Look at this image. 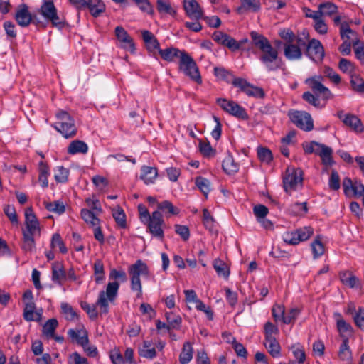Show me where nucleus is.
I'll return each instance as SVG.
<instances>
[{
    "instance_id": "nucleus-18",
    "label": "nucleus",
    "mask_w": 364,
    "mask_h": 364,
    "mask_svg": "<svg viewBox=\"0 0 364 364\" xmlns=\"http://www.w3.org/2000/svg\"><path fill=\"white\" fill-rule=\"evenodd\" d=\"M115 36L122 48L132 53H134L136 48L134 41L122 26L115 28Z\"/></svg>"
},
{
    "instance_id": "nucleus-23",
    "label": "nucleus",
    "mask_w": 364,
    "mask_h": 364,
    "mask_svg": "<svg viewBox=\"0 0 364 364\" xmlns=\"http://www.w3.org/2000/svg\"><path fill=\"white\" fill-rule=\"evenodd\" d=\"M284 53L287 59L289 60H299L302 57L301 48L294 44L286 43L284 45Z\"/></svg>"
},
{
    "instance_id": "nucleus-12",
    "label": "nucleus",
    "mask_w": 364,
    "mask_h": 364,
    "mask_svg": "<svg viewBox=\"0 0 364 364\" xmlns=\"http://www.w3.org/2000/svg\"><path fill=\"white\" fill-rule=\"evenodd\" d=\"M232 85L235 87H238L241 92H245L248 96L259 99H262L265 96L263 89L251 85L244 78L238 77L237 79H234Z\"/></svg>"
},
{
    "instance_id": "nucleus-41",
    "label": "nucleus",
    "mask_w": 364,
    "mask_h": 364,
    "mask_svg": "<svg viewBox=\"0 0 364 364\" xmlns=\"http://www.w3.org/2000/svg\"><path fill=\"white\" fill-rule=\"evenodd\" d=\"M60 308L61 313L66 320L74 321L77 319L78 316L76 311L69 304L63 302L61 303Z\"/></svg>"
},
{
    "instance_id": "nucleus-54",
    "label": "nucleus",
    "mask_w": 364,
    "mask_h": 364,
    "mask_svg": "<svg viewBox=\"0 0 364 364\" xmlns=\"http://www.w3.org/2000/svg\"><path fill=\"white\" fill-rule=\"evenodd\" d=\"M166 318L169 328L178 329L181 323V318L179 316L174 315L171 313H166Z\"/></svg>"
},
{
    "instance_id": "nucleus-25",
    "label": "nucleus",
    "mask_w": 364,
    "mask_h": 364,
    "mask_svg": "<svg viewBox=\"0 0 364 364\" xmlns=\"http://www.w3.org/2000/svg\"><path fill=\"white\" fill-rule=\"evenodd\" d=\"M89 150L87 144L80 140H74L68 147V153L71 155L77 154H86Z\"/></svg>"
},
{
    "instance_id": "nucleus-60",
    "label": "nucleus",
    "mask_w": 364,
    "mask_h": 364,
    "mask_svg": "<svg viewBox=\"0 0 364 364\" xmlns=\"http://www.w3.org/2000/svg\"><path fill=\"white\" fill-rule=\"evenodd\" d=\"M158 208L162 211H167L171 215H178L179 213V210L168 200H164L159 203Z\"/></svg>"
},
{
    "instance_id": "nucleus-64",
    "label": "nucleus",
    "mask_w": 364,
    "mask_h": 364,
    "mask_svg": "<svg viewBox=\"0 0 364 364\" xmlns=\"http://www.w3.org/2000/svg\"><path fill=\"white\" fill-rule=\"evenodd\" d=\"M353 46L354 47V52L355 58L360 61L361 63L364 64V46L363 44L359 45V40L356 38L353 41Z\"/></svg>"
},
{
    "instance_id": "nucleus-31",
    "label": "nucleus",
    "mask_w": 364,
    "mask_h": 364,
    "mask_svg": "<svg viewBox=\"0 0 364 364\" xmlns=\"http://www.w3.org/2000/svg\"><path fill=\"white\" fill-rule=\"evenodd\" d=\"M336 316L339 317L336 321V326L341 336L343 339L348 338L345 334L351 335L353 333V327L342 318L340 314H336Z\"/></svg>"
},
{
    "instance_id": "nucleus-63",
    "label": "nucleus",
    "mask_w": 364,
    "mask_h": 364,
    "mask_svg": "<svg viewBox=\"0 0 364 364\" xmlns=\"http://www.w3.org/2000/svg\"><path fill=\"white\" fill-rule=\"evenodd\" d=\"M203 222L206 229L209 230L210 231L213 230L215 220L210 215V213L206 208L203 209Z\"/></svg>"
},
{
    "instance_id": "nucleus-27",
    "label": "nucleus",
    "mask_w": 364,
    "mask_h": 364,
    "mask_svg": "<svg viewBox=\"0 0 364 364\" xmlns=\"http://www.w3.org/2000/svg\"><path fill=\"white\" fill-rule=\"evenodd\" d=\"M213 266L218 277L228 279L230 274V267L224 261L217 258L214 259Z\"/></svg>"
},
{
    "instance_id": "nucleus-4",
    "label": "nucleus",
    "mask_w": 364,
    "mask_h": 364,
    "mask_svg": "<svg viewBox=\"0 0 364 364\" xmlns=\"http://www.w3.org/2000/svg\"><path fill=\"white\" fill-rule=\"evenodd\" d=\"M58 121L53 127L65 138H72L77 134V127L73 118L65 111L56 113Z\"/></svg>"
},
{
    "instance_id": "nucleus-2",
    "label": "nucleus",
    "mask_w": 364,
    "mask_h": 364,
    "mask_svg": "<svg viewBox=\"0 0 364 364\" xmlns=\"http://www.w3.org/2000/svg\"><path fill=\"white\" fill-rule=\"evenodd\" d=\"M37 13L43 18L46 23H50L52 27L60 29L65 25V17L58 13L53 0H43Z\"/></svg>"
},
{
    "instance_id": "nucleus-6",
    "label": "nucleus",
    "mask_w": 364,
    "mask_h": 364,
    "mask_svg": "<svg viewBox=\"0 0 364 364\" xmlns=\"http://www.w3.org/2000/svg\"><path fill=\"white\" fill-rule=\"evenodd\" d=\"M119 284L117 282H109L107 285L106 291L100 292L99 298L97 301V306H99L100 311L104 314L108 312V301L113 302L118 294Z\"/></svg>"
},
{
    "instance_id": "nucleus-30",
    "label": "nucleus",
    "mask_w": 364,
    "mask_h": 364,
    "mask_svg": "<svg viewBox=\"0 0 364 364\" xmlns=\"http://www.w3.org/2000/svg\"><path fill=\"white\" fill-rule=\"evenodd\" d=\"M182 52L185 51L180 50L176 48L170 47L166 49H160L159 53L163 60L168 62H173L176 58H179Z\"/></svg>"
},
{
    "instance_id": "nucleus-38",
    "label": "nucleus",
    "mask_w": 364,
    "mask_h": 364,
    "mask_svg": "<svg viewBox=\"0 0 364 364\" xmlns=\"http://www.w3.org/2000/svg\"><path fill=\"white\" fill-rule=\"evenodd\" d=\"M320 146H321V153L320 154L319 156L322 160V163L326 166L333 165L334 161L332 158V149L323 144H321Z\"/></svg>"
},
{
    "instance_id": "nucleus-45",
    "label": "nucleus",
    "mask_w": 364,
    "mask_h": 364,
    "mask_svg": "<svg viewBox=\"0 0 364 364\" xmlns=\"http://www.w3.org/2000/svg\"><path fill=\"white\" fill-rule=\"evenodd\" d=\"M94 274L97 284H100L104 282L105 279L104 265L100 259L96 260L94 264Z\"/></svg>"
},
{
    "instance_id": "nucleus-35",
    "label": "nucleus",
    "mask_w": 364,
    "mask_h": 364,
    "mask_svg": "<svg viewBox=\"0 0 364 364\" xmlns=\"http://www.w3.org/2000/svg\"><path fill=\"white\" fill-rule=\"evenodd\" d=\"M39 176L38 180L41 183L43 188H46L48 186V177L50 175L49 168L48 165L43 161H41L38 164Z\"/></svg>"
},
{
    "instance_id": "nucleus-24",
    "label": "nucleus",
    "mask_w": 364,
    "mask_h": 364,
    "mask_svg": "<svg viewBox=\"0 0 364 364\" xmlns=\"http://www.w3.org/2000/svg\"><path fill=\"white\" fill-rule=\"evenodd\" d=\"M158 171L155 167L144 166L141 167L140 178L146 184L153 183L157 177Z\"/></svg>"
},
{
    "instance_id": "nucleus-39",
    "label": "nucleus",
    "mask_w": 364,
    "mask_h": 364,
    "mask_svg": "<svg viewBox=\"0 0 364 364\" xmlns=\"http://www.w3.org/2000/svg\"><path fill=\"white\" fill-rule=\"evenodd\" d=\"M223 169L224 171L230 175L238 171V164L235 161L232 156L228 155L223 161Z\"/></svg>"
},
{
    "instance_id": "nucleus-26",
    "label": "nucleus",
    "mask_w": 364,
    "mask_h": 364,
    "mask_svg": "<svg viewBox=\"0 0 364 364\" xmlns=\"http://www.w3.org/2000/svg\"><path fill=\"white\" fill-rule=\"evenodd\" d=\"M341 282L350 288H355L359 285V279L352 272L343 271L339 273Z\"/></svg>"
},
{
    "instance_id": "nucleus-34",
    "label": "nucleus",
    "mask_w": 364,
    "mask_h": 364,
    "mask_svg": "<svg viewBox=\"0 0 364 364\" xmlns=\"http://www.w3.org/2000/svg\"><path fill=\"white\" fill-rule=\"evenodd\" d=\"M348 338H344L339 348L338 355L343 361L350 360L352 358V352L348 345Z\"/></svg>"
},
{
    "instance_id": "nucleus-9",
    "label": "nucleus",
    "mask_w": 364,
    "mask_h": 364,
    "mask_svg": "<svg viewBox=\"0 0 364 364\" xmlns=\"http://www.w3.org/2000/svg\"><path fill=\"white\" fill-rule=\"evenodd\" d=\"M14 18L17 23L21 27H26L31 23L37 26H46L44 23L36 15L32 16L31 14L28 11V6L25 4H22L18 6Z\"/></svg>"
},
{
    "instance_id": "nucleus-32",
    "label": "nucleus",
    "mask_w": 364,
    "mask_h": 364,
    "mask_svg": "<svg viewBox=\"0 0 364 364\" xmlns=\"http://www.w3.org/2000/svg\"><path fill=\"white\" fill-rule=\"evenodd\" d=\"M68 334L73 341H75L82 346H85L88 343L87 334L83 331L70 329Z\"/></svg>"
},
{
    "instance_id": "nucleus-17",
    "label": "nucleus",
    "mask_w": 364,
    "mask_h": 364,
    "mask_svg": "<svg viewBox=\"0 0 364 364\" xmlns=\"http://www.w3.org/2000/svg\"><path fill=\"white\" fill-rule=\"evenodd\" d=\"M212 38L218 44L225 46L232 51L237 50L240 48V44L235 39L220 31H214Z\"/></svg>"
},
{
    "instance_id": "nucleus-56",
    "label": "nucleus",
    "mask_w": 364,
    "mask_h": 364,
    "mask_svg": "<svg viewBox=\"0 0 364 364\" xmlns=\"http://www.w3.org/2000/svg\"><path fill=\"white\" fill-rule=\"evenodd\" d=\"M4 213L13 225H17L18 224V216L14 205H6L4 207Z\"/></svg>"
},
{
    "instance_id": "nucleus-13",
    "label": "nucleus",
    "mask_w": 364,
    "mask_h": 364,
    "mask_svg": "<svg viewBox=\"0 0 364 364\" xmlns=\"http://www.w3.org/2000/svg\"><path fill=\"white\" fill-rule=\"evenodd\" d=\"M305 54L314 62L318 63L322 62L325 51L320 41L313 38L307 44Z\"/></svg>"
},
{
    "instance_id": "nucleus-51",
    "label": "nucleus",
    "mask_w": 364,
    "mask_h": 364,
    "mask_svg": "<svg viewBox=\"0 0 364 364\" xmlns=\"http://www.w3.org/2000/svg\"><path fill=\"white\" fill-rule=\"evenodd\" d=\"M241 6L240 9H244L245 10L257 12L260 10L261 5L259 0H240Z\"/></svg>"
},
{
    "instance_id": "nucleus-61",
    "label": "nucleus",
    "mask_w": 364,
    "mask_h": 364,
    "mask_svg": "<svg viewBox=\"0 0 364 364\" xmlns=\"http://www.w3.org/2000/svg\"><path fill=\"white\" fill-rule=\"evenodd\" d=\"M296 237L300 242L307 240L314 233L313 228L311 227H304L296 230Z\"/></svg>"
},
{
    "instance_id": "nucleus-59",
    "label": "nucleus",
    "mask_w": 364,
    "mask_h": 364,
    "mask_svg": "<svg viewBox=\"0 0 364 364\" xmlns=\"http://www.w3.org/2000/svg\"><path fill=\"white\" fill-rule=\"evenodd\" d=\"M257 156L262 162H264L266 164H269L273 159L271 151L264 147H259L257 149Z\"/></svg>"
},
{
    "instance_id": "nucleus-5",
    "label": "nucleus",
    "mask_w": 364,
    "mask_h": 364,
    "mask_svg": "<svg viewBox=\"0 0 364 364\" xmlns=\"http://www.w3.org/2000/svg\"><path fill=\"white\" fill-rule=\"evenodd\" d=\"M128 272L131 279V289L136 292L137 297H141L142 286L140 276H147L149 274L147 265L139 259L129 267Z\"/></svg>"
},
{
    "instance_id": "nucleus-62",
    "label": "nucleus",
    "mask_w": 364,
    "mask_h": 364,
    "mask_svg": "<svg viewBox=\"0 0 364 364\" xmlns=\"http://www.w3.org/2000/svg\"><path fill=\"white\" fill-rule=\"evenodd\" d=\"M264 335L265 339L275 338L274 335L279 333V329L277 326L274 325L272 322L268 321L264 324Z\"/></svg>"
},
{
    "instance_id": "nucleus-19",
    "label": "nucleus",
    "mask_w": 364,
    "mask_h": 364,
    "mask_svg": "<svg viewBox=\"0 0 364 364\" xmlns=\"http://www.w3.org/2000/svg\"><path fill=\"white\" fill-rule=\"evenodd\" d=\"M337 117L343 122V123L350 127L352 130L356 132H362L364 130V127L361 120L355 114H344L343 111L338 112Z\"/></svg>"
},
{
    "instance_id": "nucleus-53",
    "label": "nucleus",
    "mask_w": 364,
    "mask_h": 364,
    "mask_svg": "<svg viewBox=\"0 0 364 364\" xmlns=\"http://www.w3.org/2000/svg\"><path fill=\"white\" fill-rule=\"evenodd\" d=\"M350 85L354 91L363 93L364 92V80L356 74L352 75L350 77Z\"/></svg>"
},
{
    "instance_id": "nucleus-20",
    "label": "nucleus",
    "mask_w": 364,
    "mask_h": 364,
    "mask_svg": "<svg viewBox=\"0 0 364 364\" xmlns=\"http://www.w3.org/2000/svg\"><path fill=\"white\" fill-rule=\"evenodd\" d=\"M343 188L347 196L360 197L364 195V186L360 182H353L350 178H345L343 181Z\"/></svg>"
},
{
    "instance_id": "nucleus-40",
    "label": "nucleus",
    "mask_w": 364,
    "mask_h": 364,
    "mask_svg": "<svg viewBox=\"0 0 364 364\" xmlns=\"http://www.w3.org/2000/svg\"><path fill=\"white\" fill-rule=\"evenodd\" d=\"M112 216L118 226L121 228H127L126 215L124 210L119 205H117L112 210Z\"/></svg>"
},
{
    "instance_id": "nucleus-36",
    "label": "nucleus",
    "mask_w": 364,
    "mask_h": 364,
    "mask_svg": "<svg viewBox=\"0 0 364 364\" xmlns=\"http://www.w3.org/2000/svg\"><path fill=\"white\" fill-rule=\"evenodd\" d=\"M156 9L161 14H169L171 16L176 14V11L171 6L169 0H157Z\"/></svg>"
},
{
    "instance_id": "nucleus-16",
    "label": "nucleus",
    "mask_w": 364,
    "mask_h": 364,
    "mask_svg": "<svg viewBox=\"0 0 364 364\" xmlns=\"http://www.w3.org/2000/svg\"><path fill=\"white\" fill-rule=\"evenodd\" d=\"M341 37L343 40V43L339 46V51L345 55H350L351 53V43L348 40L351 37L357 38L356 32L353 31L349 26L348 23L343 22L341 25Z\"/></svg>"
},
{
    "instance_id": "nucleus-29",
    "label": "nucleus",
    "mask_w": 364,
    "mask_h": 364,
    "mask_svg": "<svg viewBox=\"0 0 364 364\" xmlns=\"http://www.w3.org/2000/svg\"><path fill=\"white\" fill-rule=\"evenodd\" d=\"M65 279V272L61 263L55 262L52 264V280L58 284H62V281Z\"/></svg>"
},
{
    "instance_id": "nucleus-50",
    "label": "nucleus",
    "mask_w": 364,
    "mask_h": 364,
    "mask_svg": "<svg viewBox=\"0 0 364 364\" xmlns=\"http://www.w3.org/2000/svg\"><path fill=\"white\" fill-rule=\"evenodd\" d=\"M100 223V220L95 216L92 213V227H95L93 229L94 237L100 243L103 244L105 242V236L102 231V229L100 226H98Z\"/></svg>"
},
{
    "instance_id": "nucleus-11",
    "label": "nucleus",
    "mask_w": 364,
    "mask_h": 364,
    "mask_svg": "<svg viewBox=\"0 0 364 364\" xmlns=\"http://www.w3.org/2000/svg\"><path fill=\"white\" fill-rule=\"evenodd\" d=\"M147 225L148 231L153 237L162 240L164 237L163 225L164 220L162 214L158 211H154L151 216L144 223Z\"/></svg>"
},
{
    "instance_id": "nucleus-55",
    "label": "nucleus",
    "mask_w": 364,
    "mask_h": 364,
    "mask_svg": "<svg viewBox=\"0 0 364 364\" xmlns=\"http://www.w3.org/2000/svg\"><path fill=\"white\" fill-rule=\"evenodd\" d=\"M50 246L52 248L58 247L60 252L63 254H65L68 252V250L65 246V244L62 240L60 234L58 233H55L53 235L50 242Z\"/></svg>"
},
{
    "instance_id": "nucleus-21",
    "label": "nucleus",
    "mask_w": 364,
    "mask_h": 364,
    "mask_svg": "<svg viewBox=\"0 0 364 364\" xmlns=\"http://www.w3.org/2000/svg\"><path fill=\"white\" fill-rule=\"evenodd\" d=\"M183 7L190 18L198 21L203 17V11L196 0H184Z\"/></svg>"
},
{
    "instance_id": "nucleus-1",
    "label": "nucleus",
    "mask_w": 364,
    "mask_h": 364,
    "mask_svg": "<svg viewBox=\"0 0 364 364\" xmlns=\"http://www.w3.org/2000/svg\"><path fill=\"white\" fill-rule=\"evenodd\" d=\"M250 38L252 45L261 51L259 60L269 71H275L283 66L282 60L279 57L277 48L272 47L269 41L263 35L252 31Z\"/></svg>"
},
{
    "instance_id": "nucleus-7",
    "label": "nucleus",
    "mask_w": 364,
    "mask_h": 364,
    "mask_svg": "<svg viewBox=\"0 0 364 364\" xmlns=\"http://www.w3.org/2000/svg\"><path fill=\"white\" fill-rule=\"evenodd\" d=\"M284 191L289 194L303 186V171L301 168H288L283 179Z\"/></svg>"
},
{
    "instance_id": "nucleus-58",
    "label": "nucleus",
    "mask_w": 364,
    "mask_h": 364,
    "mask_svg": "<svg viewBox=\"0 0 364 364\" xmlns=\"http://www.w3.org/2000/svg\"><path fill=\"white\" fill-rule=\"evenodd\" d=\"M199 149L201 154L205 157H213L216 153L215 149L212 148L208 141H200Z\"/></svg>"
},
{
    "instance_id": "nucleus-44",
    "label": "nucleus",
    "mask_w": 364,
    "mask_h": 364,
    "mask_svg": "<svg viewBox=\"0 0 364 364\" xmlns=\"http://www.w3.org/2000/svg\"><path fill=\"white\" fill-rule=\"evenodd\" d=\"M214 74L218 78L230 84H232L234 79L238 78L235 77L230 72L223 68H215Z\"/></svg>"
},
{
    "instance_id": "nucleus-42",
    "label": "nucleus",
    "mask_w": 364,
    "mask_h": 364,
    "mask_svg": "<svg viewBox=\"0 0 364 364\" xmlns=\"http://www.w3.org/2000/svg\"><path fill=\"white\" fill-rule=\"evenodd\" d=\"M58 326V322L55 318H50L48 320L43 326V333L48 338H54V333L56 328Z\"/></svg>"
},
{
    "instance_id": "nucleus-52",
    "label": "nucleus",
    "mask_w": 364,
    "mask_h": 364,
    "mask_svg": "<svg viewBox=\"0 0 364 364\" xmlns=\"http://www.w3.org/2000/svg\"><path fill=\"white\" fill-rule=\"evenodd\" d=\"M311 250L314 259H317L318 257L323 255L324 245L321 242V240L319 236H317L316 238L311 243Z\"/></svg>"
},
{
    "instance_id": "nucleus-15",
    "label": "nucleus",
    "mask_w": 364,
    "mask_h": 364,
    "mask_svg": "<svg viewBox=\"0 0 364 364\" xmlns=\"http://www.w3.org/2000/svg\"><path fill=\"white\" fill-rule=\"evenodd\" d=\"M322 80L323 77L321 75H316L306 79V83L311 87L313 92L321 95L323 100L332 99L333 95L328 88L321 83V81Z\"/></svg>"
},
{
    "instance_id": "nucleus-28",
    "label": "nucleus",
    "mask_w": 364,
    "mask_h": 364,
    "mask_svg": "<svg viewBox=\"0 0 364 364\" xmlns=\"http://www.w3.org/2000/svg\"><path fill=\"white\" fill-rule=\"evenodd\" d=\"M193 355V348L192 344L188 341L185 342L179 355V363L181 364H188L192 360Z\"/></svg>"
},
{
    "instance_id": "nucleus-37",
    "label": "nucleus",
    "mask_w": 364,
    "mask_h": 364,
    "mask_svg": "<svg viewBox=\"0 0 364 364\" xmlns=\"http://www.w3.org/2000/svg\"><path fill=\"white\" fill-rule=\"evenodd\" d=\"M36 235L23 233V240L21 243V248L26 252H31L36 249Z\"/></svg>"
},
{
    "instance_id": "nucleus-43",
    "label": "nucleus",
    "mask_w": 364,
    "mask_h": 364,
    "mask_svg": "<svg viewBox=\"0 0 364 364\" xmlns=\"http://www.w3.org/2000/svg\"><path fill=\"white\" fill-rule=\"evenodd\" d=\"M288 210L290 213V214L295 216L304 215L308 211L307 203H294L289 205Z\"/></svg>"
},
{
    "instance_id": "nucleus-8",
    "label": "nucleus",
    "mask_w": 364,
    "mask_h": 364,
    "mask_svg": "<svg viewBox=\"0 0 364 364\" xmlns=\"http://www.w3.org/2000/svg\"><path fill=\"white\" fill-rule=\"evenodd\" d=\"M287 115L291 122L300 129L310 132L314 129V121L309 113L305 111L290 109Z\"/></svg>"
},
{
    "instance_id": "nucleus-14",
    "label": "nucleus",
    "mask_w": 364,
    "mask_h": 364,
    "mask_svg": "<svg viewBox=\"0 0 364 364\" xmlns=\"http://www.w3.org/2000/svg\"><path fill=\"white\" fill-rule=\"evenodd\" d=\"M25 225L26 229L23 230V233L40 236V223L31 207L25 210Z\"/></svg>"
},
{
    "instance_id": "nucleus-10",
    "label": "nucleus",
    "mask_w": 364,
    "mask_h": 364,
    "mask_svg": "<svg viewBox=\"0 0 364 364\" xmlns=\"http://www.w3.org/2000/svg\"><path fill=\"white\" fill-rule=\"evenodd\" d=\"M217 104L225 112L237 119L242 120H247L249 119L246 109L235 101L228 100L225 98H218L217 99Z\"/></svg>"
},
{
    "instance_id": "nucleus-47",
    "label": "nucleus",
    "mask_w": 364,
    "mask_h": 364,
    "mask_svg": "<svg viewBox=\"0 0 364 364\" xmlns=\"http://www.w3.org/2000/svg\"><path fill=\"white\" fill-rule=\"evenodd\" d=\"M44 205L48 211L55 213L59 215L63 213L65 211V207L63 203L60 200H55L53 202H45Z\"/></svg>"
},
{
    "instance_id": "nucleus-57",
    "label": "nucleus",
    "mask_w": 364,
    "mask_h": 364,
    "mask_svg": "<svg viewBox=\"0 0 364 364\" xmlns=\"http://www.w3.org/2000/svg\"><path fill=\"white\" fill-rule=\"evenodd\" d=\"M301 313V309L299 308H292L291 309L287 315L282 316V322L285 324H290L291 323H294L296 318Z\"/></svg>"
},
{
    "instance_id": "nucleus-3",
    "label": "nucleus",
    "mask_w": 364,
    "mask_h": 364,
    "mask_svg": "<svg viewBox=\"0 0 364 364\" xmlns=\"http://www.w3.org/2000/svg\"><path fill=\"white\" fill-rule=\"evenodd\" d=\"M178 70L195 82L199 85L202 83V77L196 61L186 51L179 55Z\"/></svg>"
},
{
    "instance_id": "nucleus-48",
    "label": "nucleus",
    "mask_w": 364,
    "mask_h": 364,
    "mask_svg": "<svg viewBox=\"0 0 364 364\" xmlns=\"http://www.w3.org/2000/svg\"><path fill=\"white\" fill-rule=\"evenodd\" d=\"M318 10L321 12V16H331L337 12L338 7L336 4L331 2L322 3L318 6Z\"/></svg>"
},
{
    "instance_id": "nucleus-33",
    "label": "nucleus",
    "mask_w": 364,
    "mask_h": 364,
    "mask_svg": "<svg viewBox=\"0 0 364 364\" xmlns=\"http://www.w3.org/2000/svg\"><path fill=\"white\" fill-rule=\"evenodd\" d=\"M264 345L273 358H279L281 355V346L276 338L264 339Z\"/></svg>"
},
{
    "instance_id": "nucleus-22",
    "label": "nucleus",
    "mask_w": 364,
    "mask_h": 364,
    "mask_svg": "<svg viewBox=\"0 0 364 364\" xmlns=\"http://www.w3.org/2000/svg\"><path fill=\"white\" fill-rule=\"evenodd\" d=\"M142 38L146 45V49L150 53H154L156 50L159 51L160 44L154 35L147 30L141 31Z\"/></svg>"
},
{
    "instance_id": "nucleus-46",
    "label": "nucleus",
    "mask_w": 364,
    "mask_h": 364,
    "mask_svg": "<svg viewBox=\"0 0 364 364\" xmlns=\"http://www.w3.org/2000/svg\"><path fill=\"white\" fill-rule=\"evenodd\" d=\"M195 184L205 196H208L211 190L210 181L204 177H196L195 180Z\"/></svg>"
},
{
    "instance_id": "nucleus-49",
    "label": "nucleus",
    "mask_w": 364,
    "mask_h": 364,
    "mask_svg": "<svg viewBox=\"0 0 364 364\" xmlns=\"http://www.w3.org/2000/svg\"><path fill=\"white\" fill-rule=\"evenodd\" d=\"M338 68L343 73L349 74L350 77L352 75H355V65L348 59L341 58L338 63Z\"/></svg>"
}]
</instances>
